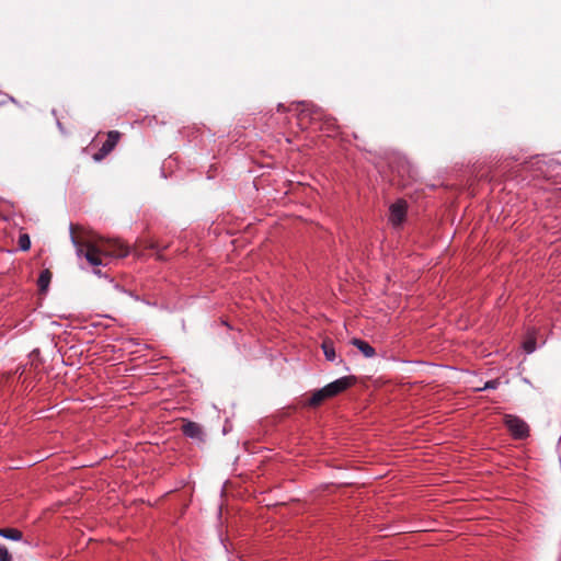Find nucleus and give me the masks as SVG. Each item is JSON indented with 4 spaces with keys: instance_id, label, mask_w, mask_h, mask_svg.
I'll return each instance as SVG.
<instances>
[{
    "instance_id": "nucleus-14",
    "label": "nucleus",
    "mask_w": 561,
    "mask_h": 561,
    "mask_svg": "<svg viewBox=\"0 0 561 561\" xmlns=\"http://www.w3.org/2000/svg\"><path fill=\"white\" fill-rule=\"evenodd\" d=\"M523 346L527 353H533L536 350V340L534 337H528L524 342Z\"/></svg>"
},
{
    "instance_id": "nucleus-4",
    "label": "nucleus",
    "mask_w": 561,
    "mask_h": 561,
    "mask_svg": "<svg viewBox=\"0 0 561 561\" xmlns=\"http://www.w3.org/2000/svg\"><path fill=\"white\" fill-rule=\"evenodd\" d=\"M407 214V204L404 201H398L390 206L389 220L393 226H400Z\"/></svg>"
},
{
    "instance_id": "nucleus-17",
    "label": "nucleus",
    "mask_w": 561,
    "mask_h": 561,
    "mask_svg": "<svg viewBox=\"0 0 561 561\" xmlns=\"http://www.w3.org/2000/svg\"><path fill=\"white\" fill-rule=\"evenodd\" d=\"M499 385V380H490L488 382H485L484 387L482 389H495Z\"/></svg>"
},
{
    "instance_id": "nucleus-9",
    "label": "nucleus",
    "mask_w": 561,
    "mask_h": 561,
    "mask_svg": "<svg viewBox=\"0 0 561 561\" xmlns=\"http://www.w3.org/2000/svg\"><path fill=\"white\" fill-rule=\"evenodd\" d=\"M121 138V133L117 130H111L107 134V139L102 145L103 151L105 153H110L117 145L118 140Z\"/></svg>"
},
{
    "instance_id": "nucleus-3",
    "label": "nucleus",
    "mask_w": 561,
    "mask_h": 561,
    "mask_svg": "<svg viewBox=\"0 0 561 561\" xmlns=\"http://www.w3.org/2000/svg\"><path fill=\"white\" fill-rule=\"evenodd\" d=\"M356 381V378L354 376H344L341 377L327 386H324V390L327 392V396L330 398H333L345 390H347L350 387H352Z\"/></svg>"
},
{
    "instance_id": "nucleus-8",
    "label": "nucleus",
    "mask_w": 561,
    "mask_h": 561,
    "mask_svg": "<svg viewBox=\"0 0 561 561\" xmlns=\"http://www.w3.org/2000/svg\"><path fill=\"white\" fill-rule=\"evenodd\" d=\"M352 345H354L355 347H357L365 357L367 358H371L375 356L376 352H375V348L373 346H370L366 341L364 340H360V339H357V337H354L352 339L351 341Z\"/></svg>"
},
{
    "instance_id": "nucleus-2",
    "label": "nucleus",
    "mask_w": 561,
    "mask_h": 561,
    "mask_svg": "<svg viewBox=\"0 0 561 561\" xmlns=\"http://www.w3.org/2000/svg\"><path fill=\"white\" fill-rule=\"evenodd\" d=\"M504 422L511 434L516 439H524L529 435V426L518 416L506 414Z\"/></svg>"
},
{
    "instance_id": "nucleus-18",
    "label": "nucleus",
    "mask_w": 561,
    "mask_h": 561,
    "mask_svg": "<svg viewBox=\"0 0 561 561\" xmlns=\"http://www.w3.org/2000/svg\"><path fill=\"white\" fill-rule=\"evenodd\" d=\"M94 273L100 275L101 272L99 270H95Z\"/></svg>"
},
{
    "instance_id": "nucleus-11",
    "label": "nucleus",
    "mask_w": 561,
    "mask_h": 561,
    "mask_svg": "<svg viewBox=\"0 0 561 561\" xmlns=\"http://www.w3.org/2000/svg\"><path fill=\"white\" fill-rule=\"evenodd\" d=\"M0 536L16 541L23 538L22 531L16 528H0Z\"/></svg>"
},
{
    "instance_id": "nucleus-1",
    "label": "nucleus",
    "mask_w": 561,
    "mask_h": 561,
    "mask_svg": "<svg viewBox=\"0 0 561 561\" xmlns=\"http://www.w3.org/2000/svg\"><path fill=\"white\" fill-rule=\"evenodd\" d=\"M78 226L70 225L71 242L78 256H84L92 266L106 265L111 257H124L128 248L117 239L99 238L82 240L77 236Z\"/></svg>"
},
{
    "instance_id": "nucleus-6",
    "label": "nucleus",
    "mask_w": 561,
    "mask_h": 561,
    "mask_svg": "<svg viewBox=\"0 0 561 561\" xmlns=\"http://www.w3.org/2000/svg\"><path fill=\"white\" fill-rule=\"evenodd\" d=\"M298 106L300 107L299 112L301 116H310L311 118H317L321 115V108L312 103L300 102L298 103Z\"/></svg>"
},
{
    "instance_id": "nucleus-7",
    "label": "nucleus",
    "mask_w": 561,
    "mask_h": 561,
    "mask_svg": "<svg viewBox=\"0 0 561 561\" xmlns=\"http://www.w3.org/2000/svg\"><path fill=\"white\" fill-rule=\"evenodd\" d=\"M327 399H329V397L327 396L324 388H321L312 392L311 397L305 402V405L317 408Z\"/></svg>"
},
{
    "instance_id": "nucleus-13",
    "label": "nucleus",
    "mask_w": 561,
    "mask_h": 561,
    "mask_svg": "<svg viewBox=\"0 0 561 561\" xmlns=\"http://www.w3.org/2000/svg\"><path fill=\"white\" fill-rule=\"evenodd\" d=\"M18 243H19V248L22 250V251H28L30 248H31V239H30V236L27 233H22L20 234L19 237V240H18Z\"/></svg>"
},
{
    "instance_id": "nucleus-10",
    "label": "nucleus",
    "mask_w": 561,
    "mask_h": 561,
    "mask_svg": "<svg viewBox=\"0 0 561 561\" xmlns=\"http://www.w3.org/2000/svg\"><path fill=\"white\" fill-rule=\"evenodd\" d=\"M51 272L49 270H44L42 271L38 279H37V285L39 287V290L42 293H45L49 286V283L51 280Z\"/></svg>"
},
{
    "instance_id": "nucleus-16",
    "label": "nucleus",
    "mask_w": 561,
    "mask_h": 561,
    "mask_svg": "<svg viewBox=\"0 0 561 561\" xmlns=\"http://www.w3.org/2000/svg\"><path fill=\"white\" fill-rule=\"evenodd\" d=\"M107 154H108V153H105V152L103 151V147H101V149H100L96 153H94V154H93V159H94L95 161H101V160H103Z\"/></svg>"
},
{
    "instance_id": "nucleus-15",
    "label": "nucleus",
    "mask_w": 561,
    "mask_h": 561,
    "mask_svg": "<svg viewBox=\"0 0 561 561\" xmlns=\"http://www.w3.org/2000/svg\"><path fill=\"white\" fill-rule=\"evenodd\" d=\"M0 561H12V557L5 546H0Z\"/></svg>"
},
{
    "instance_id": "nucleus-5",
    "label": "nucleus",
    "mask_w": 561,
    "mask_h": 561,
    "mask_svg": "<svg viewBox=\"0 0 561 561\" xmlns=\"http://www.w3.org/2000/svg\"><path fill=\"white\" fill-rule=\"evenodd\" d=\"M182 432L185 436L192 439H196L201 443L205 442L203 427L196 422L185 421L182 425Z\"/></svg>"
},
{
    "instance_id": "nucleus-12",
    "label": "nucleus",
    "mask_w": 561,
    "mask_h": 561,
    "mask_svg": "<svg viewBox=\"0 0 561 561\" xmlns=\"http://www.w3.org/2000/svg\"><path fill=\"white\" fill-rule=\"evenodd\" d=\"M322 350H323L324 356L328 360L335 359V350H334L333 342L331 340H324L322 342Z\"/></svg>"
}]
</instances>
